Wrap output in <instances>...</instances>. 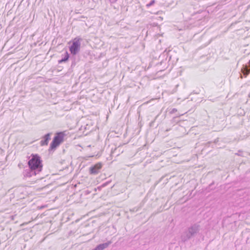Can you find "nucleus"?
<instances>
[{
  "instance_id": "obj_1",
  "label": "nucleus",
  "mask_w": 250,
  "mask_h": 250,
  "mask_svg": "<svg viewBox=\"0 0 250 250\" xmlns=\"http://www.w3.org/2000/svg\"><path fill=\"white\" fill-rule=\"evenodd\" d=\"M27 164L28 167L25 168L23 172L24 178L36 176L42 170V160L37 154H32L31 155V158L28 160Z\"/></svg>"
},
{
  "instance_id": "obj_6",
  "label": "nucleus",
  "mask_w": 250,
  "mask_h": 250,
  "mask_svg": "<svg viewBox=\"0 0 250 250\" xmlns=\"http://www.w3.org/2000/svg\"><path fill=\"white\" fill-rule=\"evenodd\" d=\"M51 133H48L42 137V139L40 142V145L41 146H46L48 145L49 141L51 139Z\"/></svg>"
},
{
  "instance_id": "obj_16",
  "label": "nucleus",
  "mask_w": 250,
  "mask_h": 250,
  "mask_svg": "<svg viewBox=\"0 0 250 250\" xmlns=\"http://www.w3.org/2000/svg\"><path fill=\"white\" fill-rule=\"evenodd\" d=\"M249 66L250 67V60L249 61Z\"/></svg>"
},
{
  "instance_id": "obj_15",
  "label": "nucleus",
  "mask_w": 250,
  "mask_h": 250,
  "mask_svg": "<svg viewBox=\"0 0 250 250\" xmlns=\"http://www.w3.org/2000/svg\"><path fill=\"white\" fill-rule=\"evenodd\" d=\"M109 183L110 182H107L105 183L104 184H103V187L107 186Z\"/></svg>"
},
{
  "instance_id": "obj_17",
  "label": "nucleus",
  "mask_w": 250,
  "mask_h": 250,
  "mask_svg": "<svg viewBox=\"0 0 250 250\" xmlns=\"http://www.w3.org/2000/svg\"><path fill=\"white\" fill-rule=\"evenodd\" d=\"M249 97L250 98V94H249Z\"/></svg>"
},
{
  "instance_id": "obj_9",
  "label": "nucleus",
  "mask_w": 250,
  "mask_h": 250,
  "mask_svg": "<svg viewBox=\"0 0 250 250\" xmlns=\"http://www.w3.org/2000/svg\"><path fill=\"white\" fill-rule=\"evenodd\" d=\"M62 58L58 61L59 63L66 62L69 58V54L66 51L64 55H62Z\"/></svg>"
},
{
  "instance_id": "obj_12",
  "label": "nucleus",
  "mask_w": 250,
  "mask_h": 250,
  "mask_svg": "<svg viewBox=\"0 0 250 250\" xmlns=\"http://www.w3.org/2000/svg\"><path fill=\"white\" fill-rule=\"evenodd\" d=\"M177 111V109L176 108H173L171 111H170V113H174L176 112Z\"/></svg>"
},
{
  "instance_id": "obj_13",
  "label": "nucleus",
  "mask_w": 250,
  "mask_h": 250,
  "mask_svg": "<svg viewBox=\"0 0 250 250\" xmlns=\"http://www.w3.org/2000/svg\"><path fill=\"white\" fill-rule=\"evenodd\" d=\"M211 143H212V142H208L205 144V146L208 147L209 146L210 144Z\"/></svg>"
},
{
  "instance_id": "obj_4",
  "label": "nucleus",
  "mask_w": 250,
  "mask_h": 250,
  "mask_svg": "<svg viewBox=\"0 0 250 250\" xmlns=\"http://www.w3.org/2000/svg\"><path fill=\"white\" fill-rule=\"evenodd\" d=\"M82 40L81 38L78 37L74 39L72 44L69 47V50L72 54L76 55L79 52Z\"/></svg>"
},
{
  "instance_id": "obj_7",
  "label": "nucleus",
  "mask_w": 250,
  "mask_h": 250,
  "mask_svg": "<svg viewBox=\"0 0 250 250\" xmlns=\"http://www.w3.org/2000/svg\"><path fill=\"white\" fill-rule=\"evenodd\" d=\"M111 244V242L110 241H108L107 242L99 244L97 245L94 249L92 250H104V249L107 248L110 244Z\"/></svg>"
},
{
  "instance_id": "obj_2",
  "label": "nucleus",
  "mask_w": 250,
  "mask_h": 250,
  "mask_svg": "<svg viewBox=\"0 0 250 250\" xmlns=\"http://www.w3.org/2000/svg\"><path fill=\"white\" fill-rule=\"evenodd\" d=\"M200 226L198 223L191 225L181 235V240L186 242L194 237L200 231Z\"/></svg>"
},
{
  "instance_id": "obj_10",
  "label": "nucleus",
  "mask_w": 250,
  "mask_h": 250,
  "mask_svg": "<svg viewBox=\"0 0 250 250\" xmlns=\"http://www.w3.org/2000/svg\"><path fill=\"white\" fill-rule=\"evenodd\" d=\"M155 2V0H151L150 2L146 5V6L148 8L153 5Z\"/></svg>"
},
{
  "instance_id": "obj_5",
  "label": "nucleus",
  "mask_w": 250,
  "mask_h": 250,
  "mask_svg": "<svg viewBox=\"0 0 250 250\" xmlns=\"http://www.w3.org/2000/svg\"><path fill=\"white\" fill-rule=\"evenodd\" d=\"M103 164L98 163L89 168V174L91 175H96L98 174L102 168Z\"/></svg>"
},
{
  "instance_id": "obj_8",
  "label": "nucleus",
  "mask_w": 250,
  "mask_h": 250,
  "mask_svg": "<svg viewBox=\"0 0 250 250\" xmlns=\"http://www.w3.org/2000/svg\"><path fill=\"white\" fill-rule=\"evenodd\" d=\"M241 71L244 76L246 77L250 72V68L247 65H244L241 69Z\"/></svg>"
},
{
  "instance_id": "obj_3",
  "label": "nucleus",
  "mask_w": 250,
  "mask_h": 250,
  "mask_svg": "<svg viewBox=\"0 0 250 250\" xmlns=\"http://www.w3.org/2000/svg\"><path fill=\"white\" fill-rule=\"evenodd\" d=\"M64 134L62 132L56 133L50 144L49 150L55 149L63 141Z\"/></svg>"
},
{
  "instance_id": "obj_14",
  "label": "nucleus",
  "mask_w": 250,
  "mask_h": 250,
  "mask_svg": "<svg viewBox=\"0 0 250 250\" xmlns=\"http://www.w3.org/2000/svg\"><path fill=\"white\" fill-rule=\"evenodd\" d=\"M219 141V138H216L213 142L214 144H216Z\"/></svg>"
},
{
  "instance_id": "obj_11",
  "label": "nucleus",
  "mask_w": 250,
  "mask_h": 250,
  "mask_svg": "<svg viewBox=\"0 0 250 250\" xmlns=\"http://www.w3.org/2000/svg\"><path fill=\"white\" fill-rule=\"evenodd\" d=\"M242 153L243 152L242 151L239 150L237 153H235V155H237L238 156H243Z\"/></svg>"
}]
</instances>
